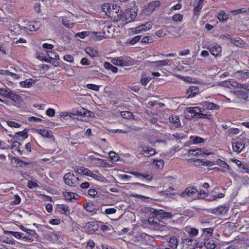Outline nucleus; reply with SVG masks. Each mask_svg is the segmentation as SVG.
Here are the masks:
<instances>
[{"mask_svg":"<svg viewBox=\"0 0 249 249\" xmlns=\"http://www.w3.org/2000/svg\"><path fill=\"white\" fill-rule=\"evenodd\" d=\"M240 168L242 169L241 171L242 173H247L249 174V165L248 164L239 163Z\"/></svg>","mask_w":249,"mask_h":249,"instance_id":"58836bf2","label":"nucleus"},{"mask_svg":"<svg viewBox=\"0 0 249 249\" xmlns=\"http://www.w3.org/2000/svg\"><path fill=\"white\" fill-rule=\"evenodd\" d=\"M173 136L175 138L177 139V140L184 139L186 136L185 134L182 132H179L174 134H173Z\"/></svg>","mask_w":249,"mask_h":249,"instance_id":"8fccbe9b","label":"nucleus"},{"mask_svg":"<svg viewBox=\"0 0 249 249\" xmlns=\"http://www.w3.org/2000/svg\"><path fill=\"white\" fill-rule=\"evenodd\" d=\"M183 18V15L180 14H176L173 16L172 19L174 21H181Z\"/></svg>","mask_w":249,"mask_h":249,"instance_id":"a18cd8bd","label":"nucleus"},{"mask_svg":"<svg viewBox=\"0 0 249 249\" xmlns=\"http://www.w3.org/2000/svg\"><path fill=\"white\" fill-rule=\"evenodd\" d=\"M64 59L65 61L69 62H73L74 61L73 57L70 54H66L64 56Z\"/></svg>","mask_w":249,"mask_h":249,"instance_id":"e2e57ef3","label":"nucleus"},{"mask_svg":"<svg viewBox=\"0 0 249 249\" xmlns=\"http://www.w3.org/2000/svg\"><path fill=\"white\" fill-rule=\"evenodd\" d=\"M11 234L18 238H22L23 235H24V233L17 231H13V232H11Z\"/></svg>","mask_w":249,"mask_h":249,"instance_id":"0e129e2a","label":"nucleus"},{"mask_svg":"<svg viewBox=\"0 0 249 249\" xmlns=\"http://www.w3.org/2000/svg\"><path fill=\"white\" fill-rule=\"evenodd\" d=\"M21 145V143L18 142L17 141H14L12 143V145L11 146V149H13L14 148H16V149L17 151H19L20 146Z\"/></svg>","mask_w":249,"mask_h":249,"instance_id":"13d9d810","label":"nucleus"},{"mask_svg":"<svg viewBox=\"0 0 249 249\" xmlns=\"http://www.w3.org/2000/svg\"><path fill=\"white\" fill-rule=\"evenodd\" d=\"M137 16V13L133 10H127L124 14V16H122L123 20L126 21V23H129L133 21Z\"/></svg>","mask_w":249,"mask_h":249,"instance_id":"39448f33","label":"nucleus"},{"mask_svg":"<svg viewBox=\"0 0 249 249\" xmlns=\"http://www.w3.org/2000/svg\"><path fill=\"white\" fill-rule=\"evenodd\" d=\"M112 4H110L108 3H106L103 4L102 6V8L103 11L106 13H109L111 14V9L112 7Z\"/></svg>","mask_w":249,"mask_h":249,"instance_id":"f704fd0d","label":"nucleus"},{"mask_svg":"<svg viewBox=\"0 0 249 249\" xmlns=\"http://www.w3.org/2000/svg\"><path fill=\"white\" fill-rule=\"evenodd\" d=\"M0 96L9 98L14 102L18 101L19 97L7 88L0 89Z\"/></svg>","mask_w":249,"mask_h":249,"instance_id":"f257e3e1","label":"nucleus"},{"mask_svg":"<svg viewBox=\"0 0 249 249\" xmlns=\"http://www.w3.org/2000/svg\"><path fill=\"white\" fill-rule=\"evenodd\" d=\"M153 163L159 168H162L164 165V162L161 160L153 159Z\"/></svg>","mask_w":249,"mask_h":249,"instance_id":"49530a36","label":"nucleus"},{"mask_svg":"<svg viewBox=\"0 0 249 249\" xmlns=\"http://www.w3.org/2000/svg\"><path fill=\"white\" fill-rule=\"evenodd\" d=\"M201 112V113L198 115V118H205L210 119L212 117V115L211 114H205L204 112Z\"/></svg>","mask_w":249,"mask_h":249,"instance_id":"6e6d98bb","label":"nucleus"},{"mask_svg":"<svg viewBox=\"0 0 249 249\" xmlns=\"http://www.w3.org/2000/svg\"><path fill=\"white\" fill-rule=\"evenodd\" d=\"M231 42L237 46H242L244 44V41L240 37L231 38Z\"/></svg>","mask_w":249,"mask_h":249,"instance_id":"cd10ccee","label":"nucleus"},{"mask_svg":"<svg viewBox=\"0 0 249 249\" xmlns=\"http://www.w3.org/2000/svg\"><path fill=\"white\" fill-rule=\"evenodd\" d=\"M46 114L50 117H53L55 114V110L53 108H50L47 110Z\"/></svg>","mask_w":249,"mask_h":249,"instance_id":"69168bd1","label":"nucleus"},{"mask_svg":"<svg viewBox=\"0 0 249 249\" xmlns=\"http://www.w3.org/2000/svg\"><path fill=\"white\" fill-rule=\"evenodd\" d=\"M27 186L30 189L36 188L38 186L37 183L33 181H29L27 184Z\"/></svg>","mask_w":249,"mask_h":249,"instance_id":"bf43d9fd","label":"nucleus"},{"mask_svg":"<svg viewBox=\"0 0 249 249\" xmlns=\"http://www.w3.org/2000/svg\"><path fill=\"white\" fill-rule=\"evenodd\" d=\"M62 23L63 25L66 26V27L68 28H72L73 26V23H71L69 22V20H68L66 18H63L62 20Z\"/></svg>","mask_w":249,"mask_h":249,"instance_id":"5fc2aeb1","label":"nucleus"},{"mask_svg":"<svg viewBox=\"0 0 249 249\" xmlns=\"http://www.w3.org/2000/svg\"><path fill=\"white\" fill-rule=\"evenodd\" d=\"M188 160L189 161L194 162L195 165L196 166H200V165H202V160H200V159L193 158V159H190Z\"/></svg>","mask_w":249,"mask_h":249,"instance_id":"3c124183","label":"nucleus"},{"mask_svg":"<svg viewBox=\"0 0 249 249\" xmlns=\"http://www.w3.org/2000/svg\"><path fill=\"white\" fill-rule=\"evenodd\" d=\"M35 131L42 137L47 138H51L53 137L52 132L50 130L45 129H36Z\"/></svg>","mask_w":249,"mask_h":249,"instance_id":"4468645a","label":"nucleus"},{"mask_svg":"<svg viewBox=\"0 0 249 249\" xmlns=\"http://www.w3.org/2000/svg\"><path fill=\"white\" fill-rule=\"evenodd\" d=\"M7 124L11 127L18 128L20 126V124L12 121H9L7 122Z\"/></svg>","mask_w":249,"mask_h":249,"instance_id":"603ef678","label":"nucleus"},{"mask_svg":"<svg viewBox=\"0 0 249 249\" xmlns=\"http://www.w3.org/2000/svg\"><path fill=\"white\" fill-rule=\"evenodd\" d=\"M231 13L233 14L234 15H237L240 14L246 13L249 15V8L246 9L245 8H242L241 9L231 11Z\"/></svg>","mask_w":249,"mask_h":249,"instance_id":"7c9ffc66","label":"nucleus"},{"mask_svg":"<svg viewBox=\"0 0 249 249\" xmlns=\"http://www.w3.org/2000/svg\"><path fill=\"white\" fill-rule=\"evenodd\" d=\"M153 38L151 36H146L144 37L141 40V42L143 43H149L153 42Z\"/></svg>","mask_w":249,"mask_h":249,"instance_id":"c03bdc74","label":"nucleus"},{"mask_svg":"<svg viewBox=\"0 0 249 249\" xmlns=\"http://www.w3.org/2000/svg\"><path fill=\"white\" fill-rule=\"evenodd\" d=\"M213 231V229L212 228L204 229L203 230V233L204 234L207 233V235H205V238H210L212 237Z\"/></svg>","mask_w":249,"mask_h":249,"instance_id":"473e14b6","label":"nucleus"},{"mask_svg":"<svg viewBox=\"0 0 249 249\" xmlns=\"http://www.w3.org/2000/svg\"><path fill=\"white\" fill-rule=\"evenodd\" d=\"M141 38V36H137L134 37L133 38L130 40H128L127 41V43L130 44V45H134L137 42H138Z\"/></svg>","mask_w":249,"mask_h":249,"instance_id":"a19ab883","label":"nucleus"},{"mask_svg":"<svg viewBox=\"0 0 249 249\" xmlns=\"http://www.w3.org/2000/svg\"><path fill=\"white\" fill-rule=\"evenodd\" d=\"M188 154L189 156H203L206 154L204 152L202 149H189L188 151Z\"/></svg>","mask_w":249,"mask_h":249,"instance_id":"dca6fc26","label":"nucleus"},{"mask_svg":"<svg viewBox=\"0 0 249 249\" xmlns=\"http://www.w3.org/2000/svg\"><path fill=\"white\" fill-rule=\"evenodd\" d=\"M130 174L133 175L136 177H142L143 178H146L149 180H150L152 178V177L149 175H145L138 172H130Z\"/></svg>","mask_w":249,"mask_h":249,"instance_id":"72a5a7b5","label":"nucleus"},{"mask_svg":"<svg viewBox=\"0 0 249 249\" xmlns=\"http://www.w3.org/2000/svg\"><path fill=\"white\" fill-rule=\"evenodd\" d=\"M87 87L89 89L95 91H98L99 89V87L98 86L92 84H88Z\"/></svg>","mask_w":249,"mask_h":249,"instance_id":"680f3d73","label":"nucleus"},{"mask_svg":"<svg viewBox=\"0 0 249 249\" xmlns=\"http://www.w3.org/2000/svg\"><path fill=\"white\" fill-rule=\"evenodd\" d=\"M105 212L106 214H111L115 213L116 210L115 208H111L106 209Z\"/></svg>","mask_w":249,"mask_h":249,"instance_id":"338daca9","label":"nucleus"},{"mask_svg":"<svg viewBox=\"0 0 249 249\" xmlns=\"http://www.w3.org/2000/svg\"><path fill=\"white\" fill-rule=\"evenodd\" d=\"M195 112L194 115L196 117H198V115L201 113V112H204L205 111L204 109L201 110V109L197 107H194Z\"/></svg>","mask_w":249,"mask_h":249,"instance_id":"864d4df0","label":"nucleus"},{"mask_svg":"<svg viewBox=\"0 0 249 249\" xmlns=\"http://www.w3.org/2000/svg\"><path fill=\"white\" fill-rule=\"evenodd\" d=\"M169 120L170 123H172L175 124L177 127L180 125V122L179 117L177 116H171L169 117Z\"/></svg>","mask_w":249,"mask_h":249,"instance_id":"c756f323","label":"nucleus"},{"mask_svg":"<svg viewBox=\"0 0 249 249\" xmlns=\"http://www.w3.org/2000/svg\"><path fill=\"white\" fill-rule=\"evenodd\" d=\"M235 95L238 99L243 100H246L249 97L247 92L243 90L236 91Z\"/></svg>","mask_w":249,"mask_h":249,"instance_id":"aec40b11","label":"nucleus"},{"mask_svg":"<svg viewBox=\"0 0 249 249\" xmlns=\"http://www.w3.org/2000/svg\"><path fill=\"white\" fill-rule=\"evenodd\" d=\"M156 153V150L155 149L148 147H143L140 153V155L144 156L145 157H150L154 155Z\"/></svg>","mask_w":249,"mask_h":249,"instance_id":"9b49d317","label":"nucleus"},{"mask_svg":"<svg viewBox=\"0 0 249 249\" xmlns=\"http://www.w3.org/2000/svg\"><path fill=\"white\" fill-rule=\"evenodd\" d=\"M16 135L18 137H22L23 139H26L28 137L27 131L26 129L20 132L16 133Z\"/></svg>","mask_w":249,"mask_h":249,"instance_id":"37998d69","label":"nucleus"},{"mask_svg":"<svg viewBox=\"0 0 249 249\" xmlns=\"http://www.w3.org/2000/svg\"><path fill=\"white\" fill-rule=\"evenodd\" d=\"M234 77L238 80L244 81L247 79L243 71H238L234 73Z\"/></svg>","mask_w":249,"mask_h":249,"instance_id":"a878e982","label":"nucleus"},{"mask_svg":"<svg viewBox=\"0 0 249 249\" xmlns=\"http://www.w3.org/2000/svg\"><path fill=\"white\" fill-rule=\"evenodd\" d=\"M154 63L156 65V66L158 67L171 65V60L167 59L157 61Z\"/></svg>","mask_w":249,"mask_h":249,"instance_id":"b1692460","label":"nucleus"},{"mask_svg":"<svg viewBox=\"0 0 249 249\" xmlns=\"http://www.w3.org/2000/svg\"><path fill=\"white\" fill-rule=\"evenodd\" d=\"M86 52L90 56L92 57H96L98 56V53L97 52L94 51L90 48H87L86 50Z\"/></svg>","mask_w":249,"mask_h":249,"instance_id":"79ce46f5","label":"nucleus"},{"mask_svg":"<svg viewBox=\"0 0 249 249\" xmlns=\"http://www.w3.org/2000/svg\"><path fill=\"white\" fill-rule=\"evenodd\" d=\"M217 18L220 21H225L228 18V15L225 12H222L218 14Z\"/></svg>","mask_w":249,"mask_h":249,"instance_id":"e433bc0d","label":"nucleus"},{"mask_svg":"<svg viewBox=\"0 0 249 249\" xmlns=\"http://www.w3.org/2000/svg\"><path fill=\"white\" fill-rule=\"evenodd\" d=\"M148 224L153 228L156 230L163 231L167 229L165 225H164L163 222L158 221L157 218L152 219L150 218L148 219Z\"/></svg>","mask_w":249,"mask_h":249,"instance_id":"f03ea898","label":"nucleus"},{"mask_svg":"<svg viewBox=\"0 0 249 249\" xmlns=\"http://www.w3.org/2000/svg\"><path fill=\"white\" fill-rule=\"evenodd\" d=\"M149 211L155 215H160L163 218H171L173 215L171 213L165 212L162 210H156L153 208H149Z\"/></svg>","mask_w":249,"mask_h":249,"instance_id":"423d86ee","label":"nucleus"},{"mask_svg":"<svg viewBox=\"0 0 249 249\" xmlns=\"http://www.w3.org/2000/svg\"><path fill=\"white\" fill-rule=\"evenodd\" d=\"M64 197L66 200L71 201L72 199H77V197H75V194L72 192H65L63 193Z\"/></svg>","mask_w":249,"mask_h":249,"instance_id":"c85d7f7f","label":"nucleus"},{"mask_svg":"<svg viewBox=\"0 0 249 249\" xmlns=\"http://www.w3.org/2000/svg\"><path fill=\"white\" fill-rule=\"evenodd\" d=\"M191 139L192 140L194 143H201L204 141V139L199 137H196L195 138L191 137Z\"/></svg>","mask_w":249,"mask_h":249,"instance_id":"de8ad7c7","label":"nucleus"},{"mask_svg":"<svg viewBox=\"0 0 249 249\" xmlns=\"http://www.w3.org/2000/svg\"><path fill=\"white\" fill-rule=\"evenodd\" d=\"M221 47L218 45H215L210 49V52L213 55H217L221 52Z\"/></svg>","mask_w":249,"mask_h":249,"instance_id":"393cba45","label":"nucleus"},{"mask_svg":"<svg viewBox=\"0 0 249 249\" xmlns=\"http://www.w3.org/2000/svg\"><path fill=\"white\" fill-rule=\"evenodd\" d=\"M206 195L207 193L204 190H201L197 193V197L199 198H203L206 196Z\"/></svg>","mask_w":249,"mask_h":249,"instance_id":"774afa93","label":"nucleus"},{"mask_svg":"<svg viewBox=\"0 0 249 249\" xmlns=\"http://www.w3.org/2000/svg\"><path fill=\"white\" fill-rule=\"evenodd\" d=\"M111 61L114 65L120 66H129L131 64V63H128L126 61L115 58H112Z\"/></svg>","mask_w":249,"mask_h":249,"instance_id":"6ab92c4d","label":"nucleus"},{"mask_svg":"<svg viewBox=\"0 0 249 249\" xmlns=\"http://www.w3.org/2000/svg\"><path fill=\"white\" fill-rule=\"evenodd\" d=\"M21 199L18 195L14 196V200L11 202L12 205H18L20 203Z\"/></svg>","mask_w":249,"mask_h":249,"instance_id":"4d7b16f0","label":"nucleus"},{"mask_svg":"<svg viewBox=\"0 0 249 249\" xmlns=\"http://www.w3.org/2000/svg\"><path fill=\"white\" fill-rule=\"evenodd\" d=\"M60 209L62 210V213L68 216L71 213V210L67 205L65 204H60L59 205Z\"/></svg>","mask_w":249,"mask_h":249,"instance_id":"412c9836","label":"nucleus"},{"mask_svg":"<svg viewBox=\"0 0 249 249\" xmlns=\"http://www.w3.org/2000/svg\"><path fill=\"white\" fill-rule=\"evenodd\" d=\"M78 170L80 173H82L87 176L90 177L98 181H101L103 178V177L101 176V175H96L94 174L89 169L84 167H80L78 168Z\"/></svg>","mask_w":249,"mask_h":249,"instance_id":"20e7f679","label":"nucleus"},{"mask_svg":"<svg viewBox=\"0 0 249 249\" xmlns=\"http://www.w3.org/2000/svg\"><path fill=\"white\" fill-rule=\"evenodd\" d=\"M232 147L233 151L239 153L245 147V143L241 141H235V140L232 141Z\"/></svg>","mask_w":249,"mask_h":249,"instance_id":"6e6552de","label":"nucleus"},{"mask_svg":"<svg viewBox=\"0 0 249 249\" xmlns=\"http://www.w3.org/2000/svg\"><path fill=\"white\" fill-rule=\"evenodd\" d=\"M152 27L151 22H147L145 24H142L135 28L134 34H139L142 31H146L150 30Z\"/></svg>","mask_w":249,"mask_h":249,"instance_id":"1a4fd4ad","label":"nucleus"},{"mask_svg":"<svg viewBox=\"0 0 249 249\" xmlns=\"http://www.w3.org/2000/svg\"><path fill=\"white\" fill-rule=\"evenodd\" d=\"M159 2L152 1L150 2L144 10V12L147 15L151 14L154 11L156 10L159 6Z\"/></svg>","mask_w":249,"mask_h":249,"instance_id":"0eeeda50","label":"nucleus"},{"mask_svg":"<svg viewBox=\"0 0 249 249\" xmlns=\"http://www.w3.org/2000/svg\"><path fill=\"white\" fill-rule=\"evenodd\" d=\"M90 75L93 78H98L102 75V74L98 71L93 70L90 72Z\"/></svg>","mask_w":249,"mask_h":249,"instance_id":"09e8293b","label":"nucleus"},{"mask_svg":"<svg viewBox=\"0 0 249 249\" xmlns=\"http://www.w3.org/2000/svg\"><path fill=\"white\" fill-rule=\"evenodd\" d=\"M228 210L225 206H219L212 210V213L216 215L223 214L226 213Z\"/></svg>","mask_w":249,"mask_h":249,"instance_id":"ddd939ff","label":"nucleus"},{"mask_svg":"<svg viewBox=\"0 0 249 249\" xmlns=\"http://www.w3.org/2000/svg\"><path fill=\"white\" fill-rule=\"evenodd\" d=\"M204 244L207 249H214L216 245L214 241L211 238H205L204 240Z\"/></svg>","mask_w":249,"mask_h":249,"instance_id":"2eb2a0df","label":"nucleus"},{"mask_svg":"<svg viewBox=\"0 0 249 249\" xmlns=\"http://www.w3.org/2000/svg\"><path fill=\"white\" fill-rule=\"evenodd\" d=\"M121 115L124 118L127 119H131L133 117L132 113L128 111H122Z\"/></svg>","mask_w":249,"mask_h":249,"instance_id":"c9c22d12","label":"nucleus"},{"mask_svg":"<svg viewBox=\"0 0 249 249\" xmlns=\"http://www.w3.org/2000/svg\"><path fill=\"white\" fill-rule=\"evenodd\" d=\"M33 84V82L31 80H26L20 82V85L22 87L29 88Z\"/></svg>","mask_w":249,"mask_h":249,"instance_id":"ea45409f","label":"nucleus"},{"mask_svg":"<svg viewBox=\"0 0 249 249\" xmlns=\"http://www.w3.org/2000/svg\"><path fill=\"white\" fill-rule=\"evenodd\" d=\"M104 67L108 70L111 71L114 73H116L118 71L117 68L113 66L111 63L106 62L104 63Z\"/></svg>","mask_w":249,"mask_h":249,"instance_id":"2f4dec72","label":"nucleus"},{"mask_svg":"<svg viewBox=\"0 0 249 249\" xmlns=\"http://www.w3.org/2000/svg\"><path fill=\"white\" fill-rule=\"evenodd\" d=\"M229 134H237L239 133L240 130L238 128H231L227 131Z\"/></svg>","mask_w":249,"mask_h":249,"instance_id":"052dcab7","label":"nucleus"},{"mask_svg":"<svg viewBox=\"0 0 249 249\" xmlns=\"http://www.w3.org/2000/svg\"><path fill=\"white\" fill-rule=\"evenodd\" d=\"M199 91V89L197 86H190L186 90V96L188 98H193L198 93Z\"/></svg>","mask_w":249,"mask_h":249,"instance_id":"9d476101","label":"nucleus"},{"mask_svg":"<svg viewBox=\"0 0 249 249\" xmlns=\"http://www.w3.org/2000/svg\"><path fill=\"white\" fill-rule=\"evenodd\" d=\"M41 26L40 22H34L29 25V30L31 31H36L39 30Z\"/></svg>","mask_w":249,"mask_h":249,"instance_id":"5701e85b","label":"nucleus"},{"mask_svg":"<svg viewBox=\"0 0 249 249\" xmlns=\"http://www.w3.org/2000/svg\"><path fill=\"white\" fill-rule=\"evenodd\" d=\"M120 7L116 4H112L111 9V14L113 15L114 13L117 14L118 19H121L123 17L122 11H120Z\"/></svg>","mask_w":249,"mask_h":249,"instance_id":"f3484780","label":"nucleus"},{"mask_svg":"<svg viewBox=\"0 0 249 249\" xmlns=\"http://www.w3.org/2000/svg\"><path fill=\"white\" fill-rule=\"evenodd\" d=\"M203 106L209 110H218L220 108V106L217 104L210 102H204Z\"/></svg>","mask_w":249,"mask_h":249,"instance_id":"a211bd4d","label":"nucleus"},{"mask_svg":"<svg viewBox=\"0 0 249 249\" xmlns=\"http://www.w3.org/2000/svg\"><path fill=\"white\" fill-rule=\"evenodd\" d=\"M231 85L234 88H239L240 84L235 81H228L224 82L223 85Z\"/></svg>","mask_w":249,"mask_h":249,"instance_id":"4c0bfd02","label":"nucleus"},{"mask_svg":"<svg viewBox=\"0 0 249 249\" xmlns=\"http://www.w3.org/2000/svg\"><path fill=\"white\" fill-rule=\"evenodd\" d=\"M198 190L195 187H190L186 189V190L181 193V196L185 197L187 196H192L196 194Z\"/></svg>","mask_w":249,"mask_h":249,"instance_id":"f8f14e48","label":"nucleus"},{"mask_svg":"<svg viewBox=\"0 0 249 249\" xmlns=\"http://www.w3.org/2000/svg\"><path fill=\"white\" fill-rule=\"evenodd\" d=\"M88 230L91 233L98 230L99 226L96 222H90L89 223Z\"/></svg>","mask_w":249,"mask_h":249,"instance_id":"bb28decb","label":"nucleus"},{"mask_svg":"<svg viewBox=\"0 0 249 249\" xmlns=\"http://www.w3.org/2000/svg\"><path fill=\"white\" fill-rule=\"evenodd\" d=\"M178 245V241L177 237L173 236L170 237L169 241V246L173 249L177 248Z\"/></svg>","mask_w":249,"mask_h":249,"instance_id":"4be33fe9","label":"nucleus"},{"mask_svg":"<svg viewBox=\"0 0 249 249\" xmlns=\"http://www.w3.org/2000/svg\"><path fill=\"white\" fill-rule=\"evenodd\" d=\"M65 183L71 187L76 186L77 185L78 177L71 172L68 173L64 177Z\"/></svg>","mask_w":249,"mask_h":249,"instance_id":"7ed1b4c3","label":"nucleus"}]
</instances>
